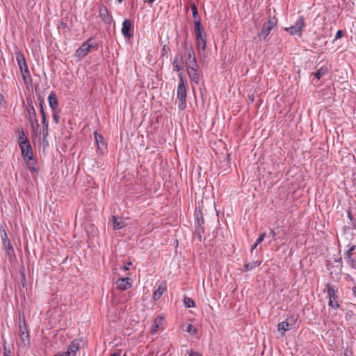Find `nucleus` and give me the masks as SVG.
Returning <instances> with one entry per match:
<instances>
[{"label":"nucleus","mask_w":356,"mask_h":356,"mask_svg":"<svg viewBox=\"0 0 356 356\" xmlns=\"http://www.w3.org/2000/svg\"><path fill=\"white\" fill-rule=\"evenodd\" d=\"M186 64L187 66V70H194V69H199L198 64L197 63L196 58L194 59V60H188L186 61Z\"/></svg>","instance_id":"nucleus-29"},{"label":"nucleus","mask_w":356,"mask_h":356,"mask_svg":"<svg viewBox=\"0 0 356 356\" xmlns=\"http://www.w3.org/2000/svg\"><path fill=\"white\" fill-rule=\"evenodd\" d=\"M39 100H40V114L42 116V120H44V119H47V115L44 112V107H43L44 101H43V99H41L40 98H39Z\"/></svg>","instance_id":"nucleus-34"},{"label":"nucleus","mask_w":356,"mask_h":356,"mask_svg":"<svg viewBox=\"0 0 356 356\" xmlns=\"http://www.w3.org/2000/svg\"><path fill=\"white\" fill-rule=\"evenodd\" d=\"M188 356H202L200 353L191 350Z\"/></svg>","instance_id":"nucleus-41"},{"label":"nucleus","mask_w":356,"mask_h":356,"mask_svg":"<svg viewBox=\"0 0 356 356\" xmlns=\"http://www.w3.org/2000/svg\"><path fill=\"white\" fill-rule=\"evenodd\" d=\"M173 70L182 72L184 70V57L181 53L177 54L172 62Z\"/></svg>","instance_id":"nucleus-12"},{"label":"nucleus","mask_w":356,"mask_h":356,"mask_svg":"<svg viewBox=\"0 0 356 356\" xmlns=\"http://www.w3.org/2000/svg\"><path fill=\"white\" fill-rule=\"evenodd\" d=\"M58 354L59 356H72L70 355V353L67 350L62 353H58Z\"/></svg>","instance_id":"nucleus-42"},{"label":"nucleus","mask_w":356,"mask_h":356,"mask_svg":"<svg viewBox=\"0 0 356 356\" xmlns=\"http://www.w3.org/2000/svg\"><path fill=\"white\" fill-rule=\"evenodd\" d=\"M3 356H11V350L7 342L3 340Z\"/></svg>","instance_id":"nucleus-33"},{"label":"nucleus","mask_w":356,"mask_h":356,"mask_svg":"<svg viewBox=\"0 0 356 356\" xmlns=\"http://www.w3.org/2000/svg\"><path fill=\"white\" fill-rule=\"evenodd\" d=\"M327 68L326 67H321L319 70H318L315 73H313L312 74L316 77L317 79H320L322 76H323L327 73Z\"/></svg>","instance_id":"nucleus-28"},{"label":"nucleus","mask_w":356,"mask_h":356,"mask_svg":"<svg viewBox=\"0 0 356 356\" xmlns=\"http://www.w3.org/2000/svg\"><path fill=\"white\" fill-rule=\"evenodd\" d=\"M327 291L329 296V305L332 307L333 309H338L339 307V304L337 300V296L335 295V291L332 286L327 284Z\"/></svg>","instance_id":"nucleus-11"},{"label":"nucleus","mask_w":356,"mask_h":356,"mask_svg":"<svg viewBox=\"0 0 356 356\" xmlns=\"http://www.w3.org/2000/svg\"><path fill=\"white\" fill-rule=\"evenodd\" d=\"M184 303L185 306L188 308L195 307V302L191 298H188V297L184 298Z\"/></svg>","instance_id":"nucleus-32"},{"label":"nucleus","mask_w":356,"mask_h":356,"mask_svg":"<svg viewBox=\"0 0 356 356\" xmlns=\"http://www.w3.org/2000/svg\"><path fill=\"white\" fill-rule=\"evenodd\" d=\"M343 36V32L341 30H339L335 35V40L339 39Z\"/></svg>","instance_id":"nucleus-40"},{"label":"nucleus","mask_w":356,"mask_h":356,"mask_svg":"<svg viewBox=\"0 0 356 356\" xmlns=\"http://www.w3.org/2000/svg\"><path fill=\"white\" fill-rule=\"evenodd\" d=\"M109 356H120V354L118 353H113L111 354Z\"/></svg>","instance_id":"nucleus-48"},{"label":"nucleus","mask_w":356,"mask_h":356,"mask_svg":"<svg viewBox=\"0 0 356 356\" xmlns=\"http://www.w3.org/2000/svg\"><path fill=\"white\" fill-rule=\"evenodd\" d=\"M80 348V342L78 340H74L67 348V352L70 353V355L75 356L77 350Z\"/></svg>","instance_id":"nucleus-18"},{"label":"nucleus","mask_w":356,"mask_h":356,"mask_svg":"<svg viewBox=\"0 0 356 356\" xmlns=\"http://www.w3.org/2000/svg\"><path fill=\"white\" fill-rule=\"evenodd\" d=\"M186 331L193 334H195L197 332V330L193 327L192 324H188L187 325Z\"/></svg>","instance_id":"nucleus-35"},{"label":"nucleus","mask_w":356,"mask_h":356,"mask_svg":"<svg viewBox=\"0 0 356 356\" xmlns=\"http://www.w3.org/2000/svg\"><path fill=\"white\" fill-rule=\"evenodd\" d=\"M48 101L49 106L53 111H55L58 106L56 95L52 92L48 97Z\"/></svg>","instance_id":"nucleus-22"},{"label":"nucleus","mask_w":356,"mask_h":356,"mask_svg":"<svg viewBox=\"0 0 356 356\" xmlns=\"http://www.w3.org/2000/svg\"><path fill=\"white\" fill-rule=\"evenodd\" d=\"M31 124V127H32V129H33V131H35V125L36 126V127L38 128L39 127V124H38V120H37V117L35 118V120L33 121H29Z\"/></svg>","instance_id":"nucleus-37"},{"label":"nucleus","mask_w":356,"mask_h":356,"mask_svg":"<svg viewBox=\"0 0 356 356\" xmlns=\"http://www.w3.org/2000/svg\"><path fill=\"white\" fill-rule=\"evenodd\" d=\"M162 51L166 53L165 46L163 47Z\"/></svg>","instance_id":"nucleus-50"},{"label":"nucleus","mask_w":356,"mask_h":356,"mask_svg":"<svg viewBox=\"0 0 356 356\" xmlns=\"http://www.w3.org/2000/svg\"><path fill=\"white\" fill-rule=\"evenodd\" d=\"M27 104H28V106H27V112H28V115H27V118L29 121H34L35 120V118H36V112H35V108L32 104V101L31 99H27Z\"/></svg>","instance_id":"nucleus-16"},{"label":"nucleus","mask_w":356,"mask_h":356,"mask_svg":"<svg viewBox=\"0 0 356 356\" xmlns=\"http://www.w3.org/2000/svg\"><path fill=\"white\" fill-rule=\"evenodd\" d=\"M1 229V238L2 239L3 245L6 251V254L9 257V259L11 260L13 257H15L14 249L10 242V240L8 237L7 232L4 227L1 226L0 227Z\"/></svg>","instance_id":"nucleus-4"},{"label":"nucleus","mask_w":356,"mask_h":356,"mask_svg":"<svg viewBox=\"0 0 356 356\" xmlns=\"http://www.w3.org/2000/svg\"><path fill=\"white\" fill-rule=\"evenodd\" d=\"M304 21V17L300 16L294 25H292L289 27H286L284 30L292 35L298 34L299 36H300L302 34V28L305 26Z\"/></svg>","instance_id":"nucleus-8"},{"label":"nucleus","mask_w":356,"mask_h":356,"mask_svg":"<svg viewBox=\"0 0 356 356\" xmlns=\"http://www.w3.org/2000/svg\"><path fill=\"white\" fill-rule=\"evenodd\" d=\"M259 245V243H257V242H255V243L252 245V250H251V252H252V251H253V250H254V249H255V248L257 247V245Z\"/></svg>","instance_id":"nucleus-46"},{"label":"nucleus","mask_w":356,"mask_h":356,"mask_svg":"<svg viewBox=\"0 0 356 356\" xmlns=\"http://www.w3.org/2000/svg\"><path fill=\"white\" fill-rule=\"evenodd\" d=\"M99 16L106 24H111L112 17L109 15L108 9L106 6H101L99 7Z\"/></svg>","instance_id":"nucleus-14"},{"label":"nucleus","mask_w":356,"mask_h":356,"mask_svg":"<svg viewBox=\"0 0 356 356\" xmlns=\"http://www.w3.org/2000/svg\"><path fill=\"white\" fill-rule=\"evenodd\" d=\"M353 293L356 297V287L353 288Z\"/></svg>","instance_id":"nucleus-47"},{"label":"nucleus","mask_w":356,"mask_h":356,"mask_svg":"<svg viewBox=\"0 0 356 356\" xmlns=\"http://www.w3.org/2000/svg\"><path fill=\"white\" fill-rule=\"evenodd\" d=\"M356 249V245H352L346 252L353 254V252Z\"/></svg>","instance_id":"nucleus-43"},{"label":"nucleus","mask_w":356,"mask_h":356,"mask_svg":"<svg viewBox=\"0 0 356 356\" xmlns=\"http://www.w3.org/2000/svg\"><path fill=\"white\" fill-rule=\"evenodd\" d=\"M344 256L348 264H349L352 268L356 269V260L354 258H353V254H349V252H345Z\"/></svg>","instance_id":"nucleus-24"},{"label":"nucleus","mask_w":356,"mask_h":356,"mask_svg":"<svg viewBox=\"0 0 356 356\" xmlns=\"http://www.w3.org/2000/svg\"><path fill=\"white\" fill-rule=\"evenodd\" d=\"M344 355H345V356H348V353H347V350H346V351H345V353H344Z\"/></svg>","instance_id":"nucleus-52"},{"label":"nucleus","mask_w":356,"mask_h":356,"mask_svg":"<svg viewBox=\"0 0 356 356\" xmlns=\"http://www.w3.org/2000/svg\"><path fill=\"white\" fill-rule=\"evenodd\" d=\"M195 216L197 226H202V225H204V220L203 218L201 211H195Z\"/></svg>","instance_id":"nucleus-30"},{"label":"nucleus","mask_w":356,"mask_h":356,"mask_svg":"<svg viewBox=\"0 0 356 356\" xmlns=\"http://www.w3.org/2000/svg\"><path fill=\"white\" fill-rule=\"evenodd\" d=\"M131 264V262L127 263V264L123 266V269H124V270H129V266H130Z\"/></svg>","instance_id":"nucleus-44"},{"label":"nucleus","mask_w":356,"mask_h":356,"mask_svg":"<svg viewBox=\"0 0 356 356\" xmlns=\"http://www.w3.org/2000/svg\"><path fill=\"white\" fill-rule=\"evenodd\" d=\"M42 135H43V145L44 146L48 145V141H47V136H48V122L47 119H44V120H42Z\"/></svg>","instance_id":"nucleus-21"},{"label":"nucleus","mask_w":356,"mask_h":356,"mask_svg":"<svg viewBox=\"0 0 356 356\" xmlns=\"http://www.w3.org/2000/svg\"><path fill=\"white\" fill-rule=\"evenodd\" d=\"M54 111V112L53 113V120L56 124H58L59 122L60 116L58 113H56L55 111Z\"/></svg>","instance_id":"nucleus-38"},{"label":"nucleus","mask_w":356,"mask_h":356,"mask_svg":"<svg viewBox=\"0 0 356 356\" xmlns=\"http://www.w3.org/2000/svg\"><path fill=\"white\" fill-rule=\"evenodd\" d=\"M27 141H29L27 138V137L25 135V133L23 129H22L18 134V138L17 142L19 144V146L20 147L21 145H24L27 143Z\"/></svg>","instance_id":"nucleus-25"},{"label":"nucleus","mask_w":356,"mask_h":356,"mask_svg":"<svg viewBox=\"0 0 356 356\" xmlns=\"http://www.w3.org/2000/svg\"><path fill=\"white\" fill-rule=\"evenodd\" d=\"M276 24L277 19L275 17L270 18L267 22H265L261 31L257 35L259 40H266Z\"/></svg>","instance_id":"nucleus-7"},{"label":"nucleus","mask_w":356,"mask_h":356,"mask_svg":"<svg viewBox=\"0 0 356 356\" xmlns=\"http://www.w3.org/2000/svg\"><path fill=\"white\" fill-rule=\"evenodd\" d=\"M95 138L99 149H106V145L102 135L97 134V132H95Z\"/></svg>","instance_id":"nucleus-23"},{"label":"nucleus","mask_w":356,"mask_h":356,"mask_svg":"<svg viewBox=\"0 0 356 356\" xmlns=\"http://www.w3.org/2000/svg\"><path fill=\"white\" fill-rule=\"evenodd\" d=\"M120 3L122 2L123 0H118Z\"/></svg>","instance_id":"nucleus-55"},{"label":"nucleus","mask_w":356,"mask_h":356,"mask_svg":"<svg viewBox=\"0 0 356 356\" xmlns=\"http://www.w3.org/2000/svg\"><path fill=\"white\" fill-rule=\"evenodd\" d=\"M112 220L113 227L115 229H120L123 227V222L119 219L118 217L113 216Z\"/></svg>","instance_id":"nucleus-26"},{"label":"nucleus","mask_w":356,"mask_h":356,"mask_svg":"<svg viewBox=\"0 0 356 356\" xmlns=\"http://www.w3.org/2000/svg\"><path fill=\"white\" fill-rule=\"evenodd\" d=\"M21 332H22L21 334H22V340H23L24 343H25L26 339L29 341V333L27 332H25L24 330H21Z\"/></svg>","instance_id":"nucleus-36"},{"label":"nucleus","mask_w":356,"mask_h":356,"mask_svg":"<svg viewBox=\"0 0 356 356\" xmlns=\"http://www.w3.org/2000/svg\"><path fill=\"white\" fill-rule=\"evenodd\" d=\"M260 264H261V261H258L246 264H245L244 269L243 270V271L250 270L260 266Z\"/></svg>","instance_id":"nucleus-27"},{"label":"nucleus","mask_w":356,"mask_h":356,"mask_svg":"<svg viewBox=\"0 0 356 356\" xmlns=\"http://www.w3.org/2000/svg\"><path fill=\"white\" fill-rule=\"evenodd\" d=\"M178 76L179 79L177 90L178 107L182 111L186 108L187 88L184 80V74L181 72L178 74Z\"/></svg>","instance_id":"nucleus-2"},{"label":"nucleus","mask_w":356,"mask_h":356,"mask_svg":"<svg viewBox=\"0 0 356 356\" xmlns=\"http://www.w3.org/2000/svg\"><path fill=\"white\" fill-rule=\"evenodd\" d=\"M16 56V60L19 66V68L21 71L23 81L25 83V84H27L31 82V76L30 74V72L28 67V65L26 64L25 58L24 56V54L20 51L17 50L15 52Z\"/></svg>","instance_id":"nucleus-3"},{"label":"nucleus","mask_w":356,"mask_h":356,"mask_svg":"<svg viewBox=\"0 0 356 356\" xmlns=\"http://www.w3.org/2000/svg\"><path fill=\"white\" fill-rule=\"evenodd\" d=\"M66 26L65 24L62 23V26Z\"/></svg>","instance_id":"nucleus-54"},{"label":"nucleus","mask_w":356,"mask_h":356,"mask_svg":"<svg viewBox=\"0 0 356 356\" xmlns=\"http://www.w3.org/2000/svg\"><path fill=\"white\" fill-rule=\"evenodd\" d=\"M182 45L184 47V55L186 58V61L191 60H194V59H195L196 58L192 45L188 44L186 40L182 44Z\"/></svg>","instance_id":"nucleus-13"},{"label":"nucleus","mask_w":356,"mask_h":356,"mask_svg":"<svg viewBox=\"0 0 356 356\" xmlns=\"http://www.w3.org/2000/svg\"><path fill=\"white\" fill-rule=\"evenodd\" d=\"M155 0H148V3L152 6V4L153 2H154Z\"/></svg>","instance_id":"nucleus-49"},{"label":"nucleus","mask_w":356,"mask_h":356,"mask_svg":"<svg viewBox=\"0 0 356 356\" xmlns=\"http://www.w3.org/2000/svg\"><path fill=\"white\" fill-rule=\"evenodd\" d=\"M337 262H339L341 264H342V260L341 258H339V260L337 261Z\"/></svg>","instance_id":"nucleus-51"},{"label":"nucleus","mask_w":356,"mask_h":356,"mask_svg":"<svg viewBox=\"0 0 356 356\" xmlns=\"http://www.w3.org/2000/svg\"><path fill=\"white\" fill-rule=\"evenodd\" d=\"M195 232L198 240L201 242L202 241V234L204 233V227L202 226H197Z\"/></svg>","instance_id":"nucleus-31"},{"label":"nucleus","mask_w":356,"mask_h":356,"mask_svg":"<svg viewBox=\"0 0 356 356\" xmlns=\"http://www.w3.org/2000/svg\"><path fill=\"white\" fill-rule=\"evenodd\" d=\"M265 236H266V233L261 234L260 236L258 237V238L256 241L257 243H259V244L261 243L264 241Z\"/></svg>","instance_id":"nucleus-39"},{"label":"nucleus","mask_w":356,"mask_h":356,"mask_svg":"<svg viewBox=\"0 0 356 356\" xmlns=\"http://www.w3.org/2000/svg\"><path fill=\"white\" fill-rule=\"evenodd\" d=\"M92 38H90L86 42H84L78 49H76L75 52V56L79 58V59L85 57L88 53L90 51L92 43Z\"/></svg>","instance_id":"nucleus-9"},{"label":"nucleus","mask_w":356,"mask_h":356,"mask_svg":"<svg viewBox=\"0 0 356 356\" xmlns=\"http://www.w3.org/2000/svg\"><path fill=\"white\" fill-rule=\"evenodd\" d=\"M191 8L192 10L193 18L194 19V24H195L194 27H196V26H201L200 17L198 14L197 8L196 6L194 3H192L191 5Z\"/></svg>","instance_id":"nucleus-17"},{"label":"nucleus","mask_w":356,"mask_h":356,"mask_svg":"<svg viewBox=\"0 0 356 356\" xmlns=\"http://www.w3.org/2000/svg\"><path fill=\"white\" fill-rule=\"evenodd\" d=\"M197 46L199 49L205 50L207 46L206 34L204 30L200 26L194 27Z\"/></svg>","instance_id":"nucleus-6"},{"label":"nucleus","mask_w":356,"mask_h":356,"mask_svg":"<svg viewBox=\"0 0 356 356\" xmlns=\"http://www.w3.org/2000/svg\"><path fill=\"white\" fill-rule=\"evenodd\" d=\"M166 284L165 282H162L157 289L154 291L153 298L155 300H159L161 296L163 295L164 291L166 290Z\"/></svg>","instance_id":"nucleus-20"},{"label":"nucleus","mask_w":356,"mask_h":356,"mask_svg":"<svg viewBox=\"0 0 356 356\" xmlns=\"http://www.w3.org/2000/svg\"><path fill=\"white\" fill-rule=\"evenodd\" d=\"M297 318L294 316H291L287 318L285 321L280 323L277 325V330L281 332V336L283 337L285 332L288 330L294 328V325L296 323Z\"/></svg>","instance_id":"nucleus-5"},{"label":"nucleus","mask_w":356,"mask_h":356,"mask_svg":"<svg viewBox=\"0 0 356 356\" xmlns=\"http://www.w3.org/2000/svg\"><path fill=\"white\" fill-rule=\"evenodd\" d=\"M187 73L191 81L198 83L200 81V74L198 73V69L187 70Z\"/></svg>","instance_id":"nucleus-19"},{"label":"nucleus","mask_w":356,"mask_h":356,"mask_svg":"<svg viewBox=\"0 0 356 356\" xmlns=\"http://www.w3.org/2000/svg\"><path fill=\"white\" fill-rule=\"evenodd\" d=\"M128 277L118 279L116 282V287L120 291H125L131 287V284L129 282Z\"/></svg>","instance_id":"nucleus-15"},{"label":"nucleus","mask_w":356,"mask_h":356,"mask_svg":"<svg viewBox=\"0 0 356 356\" xmlns=\"http://www.w3.org/2000/svg\"><path fill=\"white\" fill-rule=\"evenodd\" d=\"M275 234V232L273 229H271L269 232V236H271L272 238H274Z\"/></svg>","instance_id":"nucleus-45"},{"label":"nucleus","mask_w":356,"mask_h":356,"mask_svg":"<svg viewBox=\"0 0 356 356\" xmlns=\"http://www.w3.org/2000/svg\"><path fill=\"white\" fill-rule=\"evenodd\" d=\"M122 33L125 38H131L134 35V24L131 19H125L122 23Z\"/></svg>","instance_id":"nucleus-10"},{"label":"nucleus","mask_w":356,"mask_h":356,"mask_svg":"<svg viewBox=\"0 0 356 356\" xmlns=\"http://www.w3.org/2000/svg\"><path fill=\"white\" fill-rule=\"evenodd\" d=\"M19 147L21 149L22 156H23L24 160L26 163L27 168L32 172H36V168L35 167V161L33 159V154L30 142L27 141L26 144L21 145Z\"/></svg>","instance_id":"nucleus-1"},{"label":"nucleus","mask_w":356,"mask_h":356,"mask_svg":"<svg viewBox=\"0 0 356 356\" xmlns=\"http://www.w3.org/2000/svg\"><path fill=\"white\" fill-rule=\"evenodd\" d=\"M154 323L156 324V327H158V325L156 324V320H155Z\"/></svg>","instance_id":"nucleus-53"}]
</instances>
